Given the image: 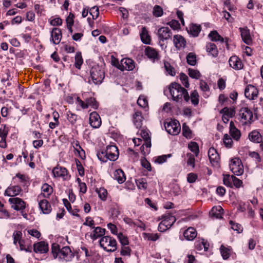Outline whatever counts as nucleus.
<instances>
[{"instance_id":"obj_52","label":"nucleus","mask_w":263,"mask_h":263,"mask_svg":"<svg viewBox=\"0 0 263 263\" xmlns=\"http://www.w3.org/2000/svg\"><path fill=\"white\" fill-rule=\"evenodd\" d=\"M164 68L166 71L171 76H174L176 74L175 68L168 62H164Z\"/></svg>"},{"instance_id":"obj_34","label":"nucleus","mask_w":263,"mask_h":263,"mask_svg":"<svg viewBox=\"0 0 263 263\" xmlns=\"http://www.w3.org/2000/svg\"><path fill=\"white\" fill-rule=\"evenodd\" d=\"M143 117L141 111H136L133 115V122L136 127L140 128L142 125Z\"/></svg>"},{"instance_id":"obj_51","label":"nucleus","mask_w":263,"mask_h":263,"mask_svg":"<svg viewBox=\"0 0 263 263\" xmlns=\"http://www.w3.org/2000/svg\"><path fill=\"white\" fill-rule=\"evenodd\" d=\"M188 147L191 151L193 152L197 157L199 153V146L196 142H191L188 144Z\"/></svg>"},{"instance_id":"obj_40","label":"nucleus","mask_w":263,"mask_h":263,"mask_svg":"<svg viewBox=\"0 0 263 263\" xmlns=\"http://www.w3.org/2000/svg\"><path fill=\"white\" fill-rule=\"evenodd\" d=\"M209 37L213 41L217 42L220 41V42L223 43L224 42V39L222 37H221L217 31H212L209 34Z\"/></svg>"},{"instance_id":"obj_27","label":"nucleus","mask_w":263,"mask_h":263,"mask_svg":"<svg viewBox=\"0 0 263 263\" xmlns=\"http://www.w3.org/2000/svg\"><path fill=\"white\" fill-rule=\"evenodd\" d=\"M140 36L141 41L145 44H150L151 42V36L149 35L148 31L145 27L143 26L140 33Z\"/></svg>"},{"instance_id":"obj_57","label":"nucleus","mask_w":263,"mask_h":263,"mask_svg":"<svg viewBox=\"0 0 263 263\" xmlns=\"http://www.w3.org/2000/svg\"><path fill=\"white\" fill-rule=\"evenodd\" d=\"M137 104L143 108L148 106V101L146 98L144 96H140L138 100Z\"/></svg>"},{"instance_id":"obj_44","label":"nucleus","mask_w":263,"mask_h":263,"mask_svg":"<svg viewBox=\"0 0 263 263\" xmlns=\"http://www.w3.org/2000/svg\"><path fill=\"white\" fill-rule=\"evenodd\" d=\"M18 244L21 251H25L27 252H32L31 246L30 244H27L25 240L21 241Z\"/></svg>"},{"instance_id":"obj_30","label":"nucleus","mask_w":263,"mask_h":263,"mask_svg":"<svg viewBox=\"0 0 263 263\" xmlns=\"http://www.w3.org/2000/svg\"><path fill=\"white\" fill-rule=\"evenodd\" d=\"M223 209L220 206H214L210 212V216L213 218H222Z\"/></svg>"},{"instance_id":"obj_33","label":"nucleus","mask_w":263,"mask_h":263,"mask_svg":"<svg viewBox=\"0 0 263 263\" xmlns=\"http://www.w3.org/2000/svg\"><path fill=\"white\" fill-rule=\"evenodd\" d=\"M206 50L208 54L213 57H217L218 54V51L216 46L212 43H209L206 45Z\"/></svg>"},{"instance_id":"obj_56","label":"nucleus","mask_w":263,"mask_h":263,"mask_svg":"<svg viewBox=\"0 0 263 263\" xmlns=\"http://www.w3.org/2000/svg\"><path fill=\"white\" fill-rule=\"evenodd\" d=\"M188 74L191 78L195 79H199L201 76V74L198 70L192 68L188 69Z\"/></svg>"},{"instance_id":"obj_8","label":"nucleus","mask_w":263,"mask_h":263,"mask_svg":"<svg viewBox=\"0 0 263 263\" xmlns=\"http://www.w3.org/2000/svg\"><path fill=\"white\" fill-rule=\"evenodd\" d=\"M230 168L234 174L237 176L241 175L243 172V165L241 160L237 158L231 160Z\"/></svg>"},{"instance_id":"obj_55","label":"nucleus","mask_w":263,"mask_h":263,"mask_svg":"<svg viewBox=\"0 0 263 263\" xmlns=\"http://www.w3.org/2000/svg\"><path fill=\"white\" fill-rule=\"evenodd\" d=\"M182 134L186 138H192V131L190 127L184 123L182 125Z\"/></svg>"},{"instance_id":"obj_59","label":"nucleus","mask_w":263,"mask_h":263,"mask_svg":"<svg viewBox=\"0 0 263 263\" xmlns=\"http://www.w3.org/2000/svg\"><path fill=\"white\" fill-rule=\"evenodd\" d=\"M61 249L59 244L55 243L52 245L51 251L54 258H56L58 257V255Z\"/></svg>"},{"instance_id":"obj_21","label":"nucleus","mask_w":263,"mask_h":263,"mask_svg":"<svg viewBox=\"0 0 263 263\" xmlns=\"http://www.w3.org/2000/svg\"><path fill=\"white\" fill-rule=\"evenodd\" d=\"M229 63L230 66L235 70H240L243 67L241 61L236 55H233L230 58Z\"/></svg>"},{"instance_id":"obj_20","label":"nucleus","mask_w":263,"mask_h":263,"mask_svg":"<svg viewBox=\"0 0 263 263\" xmlns=\"http://www.w3.org/2000/svg\"><path fill=\"white\" fill-rule=\"evenodd\" d=\"M173 43L175 47L177 49L180 50L185 47L186 42L182 35L176 34L173 37Z\"/></svg>"},{"instance_id":"obj_50","label":"nucleus","mask_w":263,"mask_h":263,"mask_svg":"<svg viewBox=\"0 0 263 263\" xmlns=\"http://www.w3.org/2000/svg\"><path fill=\"white\" fill-rule=\"evenodd\" d=\"M232 176H230L229 175H223V184L228 187H232Z\"/></svg>"},{"instance_id":"obj_12","label":"nucleus","mask_w":263,"mask_h":263,"mask_svg":"<svg viewBox=\"0 0 263 263\" xmlns=\"http://www.w3.org/2000/svg\"><path fill=\"white\" fill-rule=\"evenodd\" d=\"M258 94V90L256 87L252 85H248L245 89V97L249 100L255 99Z\"/></svg>"},{"instance_id":"obj_1","label":"nucleus","mask_w":263,"mask_h":263,"mask_svg":"<svg viewBox=\"0 0 263 263\" xmlns=\"http://www.w3.org/2000/svg\"><path fill=\"white\" fill-rule=\"evenodd\" d=\"M169 91L173 100L175 102H181L183 98L186 102L190 100L187 91L177 83L174 82L170 84Z\"/></svg>"},{"instance_id":"obj_14","label":"nucleus","mask_w":263,"mask_h":263,"mask_svg":"<svg viewBox=\"0 0 263 263\" xmlns=\"http://www.w3.org/2000/svg\"><path fill=\"white\" fill-rule=\"evenodd\" d=\"M158 35L160 41H164L171 39L172 32L168 27H162L158 30Z\"/></svg>"},{"instance_id":"obj_46","label":"nucleus","mask_w":263,"mask_h":263,"mask_svg":"<svg viewBox=\"0 0 263 263\" xmlns=\"http://www.w3.org/2000/svg\"><path fill=\"white\" fill-rule=\"evenodd\" d=\"M66 117L68 121L71 124L74 125V124H76L78 119L77 115L72 113L70 111H68L66 114Z\"/></svg>"},{"instance_id":"obj_41","label":"nucleus","mask_w":263,"mask_h":263,"mask_svg":"<svg viewBox=\"0 0 263 263\" xmlns=\"http://www.w3.org/2000/svg\"><path fill=\"white\" fill-rule=\"evenodd\" d=\"M136 184L140 190H145L147 188V183L145 178H141L136 180Z\"/></svg>"},{"instance_id":"obj_37","label":"nucleus","mask_w":263,"mask_h":263,"mask_svg":"<svg viewBox=\"0 0 263 263\" xmlns=\"http://www.w3.org/2000/svg\"><path fill=\"white\" fill-rule=\"evenodd\" d=\"M209 244L204 239L197 241L195 243V247L199 251H201L203 249L204 251H206L209 249Z\"/></svg>"},{"instance_id":"obj_29","label":"nucleus","mask_w":263,"mask_h":263,"mask_svg":"<svg viewBox=\"0 0 263 263\" xmlns=\"http://www.w3.org/2000/svg\"><path fill=\"white\" fill-rule=\"evenodd\" d=\"M197 233L196 230L193 227H190L186 229L183 233L184 238L189 241L194 240L197 236Z\"/></svg>"},{"instance_id":"obj_38","label":"nucleus","mask_w":263,"mask_h":263,"mask_svg":"<svg viewBox=\"0 0 263 263\" xmlns=\"http://www.w3.org/2000/svg\"><path fill=\"white\" fill-rule=\"evenodd\" d=\"M72 144L74 151L77 152L80 157L82 159L83 158V157H85V152L80 145L79 142L77 140H73Z\"/></svg>"},{"instance_id":"obj_49","label":"nucleus","mask_w":263,"mask_h":263,"mask_svg":"<svg viewBox=\"0 0 263 263\" xmlns=\"http://www.w3.org/2000/svg\"><path fill=\"white\" fill-rule=\"evenodd\" d=\"M220 113L230 118H232L234 116L235 110L231 108L225 107L220 111Z\"/></svg>"},{"instance_id":"obj_28","label":"nucleus","mask_w":263,"mask_h":263,"mask_svg":"<svg viewBox=\"0 0 263 263\" xmlns=\"http://www.w3.org/2000/svg\"><path fill=\"white\" fill-rule=\"evenodd\" d=\"M230 134L234 140L238 141L240 139L241 136L240 131L235 126L232 121H231L230 124Z\"/></svg>"},{"instance_id":"obj_25","label":"nucleus","mask_w":263,"mask_h":263,"mask_svg":"<svg viewBox=\"0 0 263 263\" xmlns=\"http://www.w3.org/2000/svg\"><path fill=\"white\" fill-rule=\"evenodd\" d=\"M39 205L43 214H48L52 210L50 203L46 199L41 200L39 202Z\"/></svg>"},{"instance_id":"obj_22","label":"nucleus","mask_w":263,"mask_h":263,"mask_svg":"<svg viewBox=\"0 0 263 263\" xmlns=\"http://www.w3.org/2000/svg\"><path fill=\"white\" fill-rule=\"evenodd\" d=\"M62 38L61 30L60 28H54L51 31V41L55 45L60 43Z\"/></svg>"},{"instance_id":"obj_19","label":"nucleus","mask_w":263,"mask_h":263,"mask_svg":"<svg viewBox=\"0 0 263 263\" xmlns=\"http://www.w3.org/2000/svg\"><path fill=\"white\" fill-rule=\"evenodd\" d=\"M241 37L245 43L247 45H250L252 42V40L250 35V30L247 27L239 28Z\"/></svg>"},{"instance_id":"obj_10","label":"nucleus","mask_w":263,"mask_h":263,"mask_svg":"<svg viewBox=\"0 0 263 263\" xmlns=\"http://www.w3.org/2000/svg\"><path fill=\"white\" fill-rule=\"evenodd\" d=\"M8 201L11 208L16 211H22L26 208V203L20 198H11Z\"/></svg>"},{"instance_id":"obj_63","label":"nucleus","mask_w":263,"mask_h":263,"mask_svg":"<svg viewBox=\"0 0 263 263\" xmlns=\"http://www.w3.org/2000/svg\"><path fill=\"white\" fill-rule=\"evenodd\" d=\"M9 133V128L5 124L2 125L0 127V137L7 138Z\"/></svg>"},{"instance_id":"obj_64","label":"nucleus","mask_w":263,"mask_h":263,"mask_svg":"<svg viewBox=\"0 0 263 263\" xmlns=\"http://www.w3.org/2000/svg\"><path fill=\"white\" fill-rule=\"evenodd\" d=\"M89 13L92 16L93 20L97 19L99 15V8L97 6L92 7L90 9Z\"/></svg>"},{"instance_id":"obj_43","label":"nucleus","mask_w":263,"mask_h":263,"mask_svg":"<svg viewBox=\"0 0 263 263\" xmlns=\"http://www.w3.org/2000/svg\"><path fill=\"white\" fill-rule=\"evenodd\" d=\"M86 104L88 106L91 107L94 109H98L99 107V103L96 101V99L93 97L87 98L85 100Z\"/></svg>"},{"instance_id":"obj_42","label":"nucleus","mask_w":263,"mask_h":263,"mask_svg":"<svg viewBox=\"0 0 263 263\" xmlns=\"http://www.w3.org/2000/svg\"><path fill=\"white\" fill-rule=\"evenodd\" d=\"M96 192L98 193L99 197L103 201H105L107 196V191L104 187L97 188Z\"/></svg>"},{"instance_id":"obj_18","label":"nucleus","mask_w":263,"mask_h":263,"mask_svg":"<svg viewBox=\"0 0 263 263\" xmlns=\"http://www.w3.org/2000/svg\"><path fill=\"white\" fill-rule=\"evenodd\" d=\"M58 257L66 261L71 260L73 255L69 247H63L58 255Z\"/></svg>"},{"instance_id":"obj_17","label":"nucleus","mask_w":263,"mask_h":263,"mask_svg":"<svg viewBox=\"0 0 263 263\" xmlns=\"http://www.w3.org/2000/svg\"><path fill=\"white\" fill-rule=\"evenodd\" d=\"M52 173L54 177H62L64 180L68 178V172L66 168L57 166L53 168Z\"/></svg>"},{"instance_id":"obj_4","label":"nucleus","mask_w":263,"mask_h":263,"mask_svg":"<svg viewBox=\"0 0 263 263\" xmlns=\"http://www.w3.org/2000/svg\"><path fill=\"white\" fill-rule=\"evenodd\" d=\"M162 219L158 228V231L161 232L170 229L176 220L175 217L170 213H165Z\"/></svg>"},{"instance_id":"obj_3","label":"nucleus","mask_w":263,"mask_h":263,"mask_svg":"<svg viewBox=\"0 0 263 263\" xmlns=\"http://www.w3.org/2000/svg\"><path fill=\"white\" fill-rule=\"evenodd\" d=\"M100 246L107 252H114L117 249L116 240L109 236L102 237L99 241Z\"/></svg>"},{"instance_id":"obj_11","label":"nucleus","mask_w":263,"mask_h":263,"mask_svg":"<svg viewBox=\"0 0 263 263\" xmlns=\"http://www.w3.org/2000/svg\"><path fill=\"white\" fill-rule=\"evenodd\" d=\"M145 55L153 62L158 61L160 59V55L158 51L155 48L147 46L144 50Z\"/></svg>"},{"instance_id":"obj_54","label":"nucleus","mask_w":263,"mask_h":263,"mask_svg":"<svg viewBox=\"0 0 263 263\" xmlns=\"http://www.w3.org/2000/svg\"><path fill=\"white\" fill-rule=\"evenodd\" d=\"M162 8L159 5H155L153 10V15L156 17H160L163 15Z\"/></svg>"},{"instance_id":"obj_16","label":"nucleus","mask_w":263,"mask_h":263,"mask_svg":"<svg viewBox=\"0 0 263 263\" xmlns=\"http://www.w3.org/2000/svg\"><path fill=\"white\" fill-rule=\"evenodd\" d=\"M22 192V189L19 185H10L5 190L4 195L9 197H14L18 195Z\"/></svg>"},{"instance_id":"obj_15","label":"nucleus","mask_w":263,"mask_h":263,"mask_svg":"<svg viewBox=\"0 0 263 263\" xmlns=\"http://www.w3.org/2000/svg\"><path fill=\"white\" fill-rule=\"evenodd\" d=\"M208 156L213 166H218L219 165L220 157L216 149L214 147L210 148L208 151Z\"/></svg>"},{"instance_id":"obj_61","label":"nucleus","mask_w":263,"mask_h":263,"mask_svg":"<svg viewBox=\"0 0 263 263\" xmlns=\"http://www.w3.org/2000/svg\"><path fill=\"white\" fill-rule=\"evenodd\" d=\"M118 238L122 246H127L128 245V239L127 236L123 235L122 233L118 234Z\"/></svg>"},{"instance_id":"obj_60","label":"nucleus","mask_w":263,"mask_h":263,"mask_svg":"<svg viewBox=\"0 0 263 263\" xmlns=\"http://www.w3.org/2000/svg\"><path fill=\"white\" fill-rule=\"evenodd\" d=\"M223 140L226 147L231 148L232 146L233 141L229 135L225 134L224 135Z\"/></svg>"},{"instance_id":"obj_48","label":"nucleus","mask_w":263,"mask_h":263,"mask_svg":"<svg viewBox=\"0 0 263 263\" xmlns=\"http://www.w3.org/2000/svg\"><path fill=\"white\" fill-rule=\"evenodd\" d=\"M199 97L198 93L196 90H194L191 93L190 99H191V102L194 105L196 106L198 104Z\"/></svg>"},{"instance_id":"obj_23","label":"nucleus","mask_w":263,"mask_h":263,"mask_svg":"<svg viewBox=\"0 0 263 263\" xmlns=\"http://www.w3.org/2000/svg\"><path fill=\"white\" fill-rule=\"evenodd\" d=\"M33 250L35 253H45L48 251V245L44 241H40L33 245Z\"/></svg>"},{"instance_id":"obj_6","label":"nucleus","mask_w":263,"mask_h":263,"mask_svg":"<svg viewBox=\"0 0 263 263\" xmlns=\"http://www.w3.org/2000/svg\"><path fill=\"white\" fill-rule=\"evenodd\" d=\"M252 119L253 113L248 108H242L239 110V120L242 125L251 124Z\"/></svg>"},{"instance_id":"obj_58","label":"nucleus","mask_w":263,"mask_h":263,"mask_svg":"<svg viewBox=\"0 0 263 263\" xmlns=\"http://www.w3.org/2000/svg\"><path fill=\"white\" fill-rule=\"evenodd\" d=\"M229 223L231 226V228L233 230L237 231L238 233H240L242 232L243 228L240 224L235 223L232 220H230Z\"/></svg>"},{"instance_id":"obj_2","label":"nucleus","mask_w":263,"mask_h":263,"mask_svg":"<svg viewBox=\"0 0 263 263\" xmlns=\"http://www.w3.org/2000/svg\"><path fill=\"white\" fill-rule=\"evenodd\" d=\"M119 155L117 147L115 145H108L104 151L98 152L97 157L103 162H106L108 160L114 161L116 160Z\"/></svg>"},{"instance_id":"obj_32","label":"nucleus","mask_w":263,"mask_h":263,"mask_svg":"<svg viewBox=\"0 0 263 263\" xmlns=\"http://www.w3.org/2000/svg\"><path fill=\"white\" fill-rule=\"evenodd\" d=\"M105 234V229L100 227L95 228L94 230L90 235L91 238L93 240H96L99 237H102Z\"/></svg>"},{"instance_id":"obj_5","label":"nucleus","mask_w":263,"mask_h":263,"mask_svg":"<svg viewBox=\"0 0 263 263\" xmlns=\"http://www.w3.org/2000/svg\"><path fill=\"white\" fill-rule=\"evenodd\" d=\"M90 73L91 80L95 84L101 83L105 77L104 70L98 65L92 67Z\"/></svg>"},{"instance_id":"obj_9","label":"nucleus","mask_w":263,"mask_h":263,"mask_svg":"<svg viewBox=\"0 0 263 263\" xmlns=\"http://www.w3.org/2000/svg\"><path fill=\"white\" fill-rule=\"evenodd\" d=\"M116 66L121 71H131L135 68V63L130 58H124L121 60L120 64L118 63V65Z\"/></svg>"},{"instance_id":"obj_13","label":"nucleus","mask_w":263,"mask_h":263,"mask_svg":"<svg viewBox=\"0 0 263 263\" xmlns=\"http://www.w3.org/2000/svg\"><path fill=\"white\" fill-rule=\"evenodd\" d=\"M89 121L90 126L94 128L100 127L102 123L101 118L96 111L90 114Z\"/></svg>"},{"instance_id":"obj_24","label":"nucleus","mask_w":263,"mask_h":263,"mask_svg":"<svg viewBox=\"0 0 263 263\" xmlns=\"http://www.w3.org/2000/svg\"><path fill=\"white\" fill-rule=\"evenodd\" d=\"M140 134L144 140V144L140 147V150L141 152L143 153L144 151V145L146 147L149 148L151 146V142L148 132L147 130H142Z\"/></svg>"},{"instance_id":"obj_39","label":"nucleus","mask_w":263,"mask_h":263,"mask_svg":"<svg viewBox=\"0 0 263 263\" xmlns=\"http://www.w3.org/2000/svg\"><path fill=\"white\" fill-rule=\"evenodd\" d=\"M232 249L231 247L227 248L222 245L220 248V251L223 259H227L229 258Z\"/></svg>"},{"instance_id":"obj_47","label":"nucleus","mask_w":263,"mask_h":263,"mask_svg":"<svg viewBox=\"0 0 263 263\" xmlns=\"http://www.w3.org/2000/svg\"><path fill=\"white\" fill-rule=\"evenodd\" d=\"M83 63V60L82 57L81 53L78 52L76 53L75 55V67L78 69H80L82 64Z\"/></svg>"},{"instance_id":"obj_45","label":"nucleus","mask_w":263,"mask_h":263,"mask_svg":"<svg viewBox=\"0 0 263 263\" xmlns=\"http://www.w3.org/2000/svg\"><path fill=\"white\" fill-rule=\"evenodd\" d=\"M186 62L190 65L194 66L196 64V55L193 52H190L186 55Z\"/></svg>"},{"instance_id":"obj_62","label":"nucleus","mask_w":263,"mask_h":263,"mask_svg":"<svg viewBox=\"0 0 263 263\" xmlns=\"http://www.w3.org/2000/svg\"><path fill=\"white\" fill-rule=\"evenodd\" d=\"M180 80L185 87L188 88L190 86L189 78L185 73L182 72L180 74Z\"/></svg>"},{"instance_id":"obj_31","label":"nucleus","mask_w":263,"mask_h":263,"mask_svg":"<svg viewBox=\"0 0 263 263\" xmlns=\"http://www.w3.org/2000/svg\"><path fill=\"white\" fill-rule=\"evenodd\" d=\"M201 30V27L200 25L191 24L187 30L188 33L193 37H197Z\"/></svg>"},{"instance_id":"obj_53","label":"nucleus","mask_w":263,"mask_h":263,"mask_svg":"<svg viewBox=\"0 0 263 263\" xmlns=\"http://www.w3.org/2000/svg\"><path fill=\"white\" fill-rule=\"evenodd\" d=\"M22 233L21 231H14L13 234V243L15 245H16L17 242L19 243L21 241H22L23 240L22 239Z\"/></svg>"},{"instance_id":"obj_35","label":"nucleus","mask_w":263,"mask_h":263,"mask_svg":"<svg viewBox=\"0 0 263 263\" xmlns=\"http://www.w3.org/2000/svg\"><path fill=\"white\" fill-rule=\"evenodd\" d=\"M42 193L38 196V198H40L41 196H43L45 198L49 197L53 192V189L48 184L44 183L42 186Z\"/></svg>"},{"instance_id":"obj_7","label":"nucleus","mask_w":263,"mask_h":263,"mask_svg":"<svg viewBox=\"0 0 263 263\" xmlns=\"http://www.w3.org/2000/svg\"><path fill=\"white\" fill-rule=\"evenodd\" d=\"M164 127L166 132L172 135H177L180 131V124L178 121L176 120H171L165 122Z\"/></svg>"},{"instance_id":"obj_36","label":"nucleus","mask_w":263,"mask_h":263,"mask_svg":"<svg viewBox=\"0 0 263 263\" xmlns=\"http://www.w3.org/2000/svg\"><path fill=\"white\" fill-rule=\"evenodd\" d=\"M114 178L120 184L123 183L126 180L125 174L121 169H118L115 171Z\"/></svg>"},{"instance_id":"obj_26","label":"nucleus","mask_w":263,"mask_h":263,"mask_svg":"<svg viewBox=\"0 0 263 263\" xmlns=\"http://www.w3.org/2000/svg\"><path fill=\"white\" fill-rule=\"evenodd\" d=\"M249 139L252 142L259 143L262 141V136L257 130H253L248 135Z\"/></svg>"}]
</instances>
